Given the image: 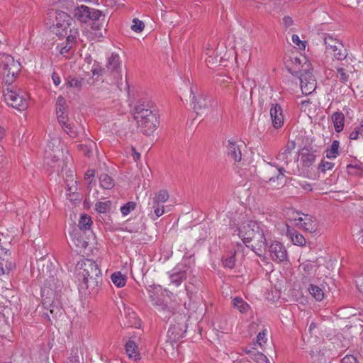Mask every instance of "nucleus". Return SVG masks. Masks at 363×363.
I'll list each match as a JSON object with an SVG mask.
<instances>
[{
	"mask_svg": "<svg viewBox=\"0 0 363 363\" xmlns=\"http://www.w3.org/2000/svg\"><path fill=\"white\" fill-rule=\"evenodd\" d=\"M125 318L126 321L124 325L127 327H134L138 328L140 326V320L137 316L135 311L131 308H127L124 309Z\"/></svg>",
	"mask_w": 363,
	"mask_h": 363,
	"instance_id": "a211bd4d",
	"label": "nucleus"
},
{
	"mask_svg": "<svg viewBox=\"0 0 363 363\" xmlns=\"http://www.w3.org/2000/svg\"><path fill=\"white\" fill-rule=\"evenodd\" d=\"M334 165L333 162L323 160L319 164L318 169L322 172H325L327 170H331Z\"/></svg>",
	"mask_w": 363,
	"mask_h": 363,
	"instance_id": "8fccbe9b",
	"label": "nucleus"
},
{
	"mask_svg": "<svg viewBox=\"0 0 363 363\" xmlns=\"http://www.w3.org/2000/svg\"><path fill=\"white\" fill-rule=\"evenodd\" d=\"M296 147L294 141L289 142L285 146L283 151L280 152L277 156L279 160L283 165H288L292 161V152Z\"/></svg>",
	"mask_w": 363,
	"mask_h": 363,
	"instance_id": "2eb2a0df",
	"label": "nucleus"
},
{
	"mask_svg": "<svg viewBox=\"0 0 363 363\" xmlns=\"http://www.w3.org/2000/svg\"><path fill=\"white\" fill-rule=\"evenodd\" d=\"M269 252L273 261L278 263L287 258V251L284 245L278 241H274L269 247Z\"/></svg>",
	"mask_w": 363,
	"mask_h": 363,
	"instance_id": "f8f14e48",
	"label": "nucleus"
},
{
	"mask_svg": "<svg viewBox=\"0 0 363 363\" xmlns=\"http://www.w3.org/2000/svg\"><path fill=\"white\" fill-rule=\"evenodd\" d=\"M83 79L82 78H69L67 79V84L69 87H75V88H81L83 83Z\"/></svg>",
	"mask_w": 363,
	"mask_h": 363,
	"instance_id": "de8ad7c7",
	"label": "nucleus"
},
{
	"mask_svg": "<svg viewBox=\"0 0 363 363\" xmlns=\"http://www.w3.org/2000/svg\"><path fill=\"white\" fill-rule=\"evenodd\" d=\"M303 227V228L310 233H314L317 230V223L315 219L310 215H303V217H299L296 219Z\"/></svg>",
	"mask_w": 363,
	"mask_h": 363,
	"instance_id": "f3484780",
	"label": "nucleus"
},
{
	"mask_svg": "<svg viewBox=\"0 0 363 363\" xmlns=\"http://www.w3.org/2000/svg\"><path fill=\"white\" fill-rule=\"evenodd\" d=\"M270 116L273 126L275 128H279L283 125L284 116L282 114V109L280 105L277 104L272 105V106L270 108Z\"/></svg>",
	"mask_w": 363,
	"mask_h": 363,
	"instance_id": "dca6fc26",
	"label": "nucleus"
},
{
	"mask_svg": "<svg viewBox=\"0 0 363 363\" xmlns=\"http://www.w3.org/2000/svg\"><path fill=\"white\" fill-rule=\"evenodd\" d=\"M111 205V203L110 201L106 202H97L96 203V210L99 213H106L109 210Z\"/></svg>",
	"mask_w": 363,
	"mask_h": 363,
	"instance_id": "49530a36",
	"label": "nucleus"
},
{
	"mask_svg": "<svg viewBox=\"0 0 363 363\" xmlns=\"http://www.w3.org/2000/svg\"><path fill=\"white\" fill-rule=\"evenodd\" d=\"M239 237L247 247L251 243L252 250L259 257L267 246L264 229L255 221L243 223L239 228Z\"/></svg>",
	"mask_w": 363,
	"mask_h": 363,
	"instance_id": "f03ea898",
	"label": "nucleus"
},
{
	"mask_svg": "<svg viewBox=\"0 0 363 363\" xmlns=\"http://www.w3.org/2000/svg\"><path fill=\"white\" fill-rule=\"evenodd\" d=\"M186 326L182 323L171 325L167 332V337L170 342H177L182 339L186 333Z\"/></svg>",
	"mask_w": 363,
	"mask_h": 363,
	"instance_id": "ddd939ff",
	"label": "nucleus"
},
{
	"mask_svg": "<svg viewBox=\"0 0 363 363\" xmlns=\"http://www.w3.org/2000/svg\"><path fill=\"white\" fill-rule=\"evenodd\" d=\"M78 35L77 29L72 28L68 31V34L66 37V43L70 44L71 45H74L76 43L77 35Z\"/></svg>",
	"mask_w": 363,
	"mask_h": 363,
	"instance_id": "79ce46f5",
	"label": "nucleus"
},
{
	"mask_svg": "<svg viewBox=\"0 0 363 363\" xmlns=\"http://www.w3.org/2000/svg\"><path fill=\"white\" fill-rule=\"evenodd\" d=\"M340 142L338 140H333L330 147L328 148L325 151L326 157L328 159H335L339 155Z\"/></svg>",
	"mask_w": 363,
	"mask_h": 363,
	"instance_id": "7c9ffc66",
	"label": "nucleus"
},
{
	"mask_svg": "<svg viewBox=\"0 0 363 363\" xmlns=\"http://www.w3.org/2000/svg\"><path fill=\"white\" fill-rule=\"evenodd\" d=\"M72 240L75 245L79 248H86L88 245V242L80 237L76 238L74 235L72 237Z\"/></svg>",
	"mask_w": 363,
	"mask_h": 363,
	"instance_id": "864d4df0",
	"label": "nucleus"
},
{
	"mask_svg": "<svg viewBox=\"0 0 363 363\" xmlns=\"http://www.w3.org/2000/svg\"><path fill=\"white\" fill-rule=\"evenodd\" d=\"M90 13L91 15L89 18V20H91L93 22H96V21H99L100 17H101L103 15L101 11L95 9H91Z\"/></svg>",
	"mask_w": 363,
	"mask_h": 363,
	"instance_id": "3c124183",
	"label": "nucleus"
},
{
	"mask_svg": "<svg viewBox=\"0 0 363 363\" xmlns=\"http://www.w3.org/2000/svg\"><path fill=\"white\" fill-rule=\"evenodd\" d=\"M362 135V132L359 129V128L355 127L352 131L350 133L349 138L350 140H357L359 138V135Z\"/></svg>",
	"mask_w": 363,
	"mask_h": 363,
	"instance_id": "0e129e2a",
	"label": "nucleus"
},
{
	"mask_svg": "<svg viewBox=\"0 0 363 363\" xmlns=\"http://www.w3.org/2000/svg\"><path fill=\"white\" fill-rule=\"evenodd\" d=\"M266 342L267 338L265 330L259 332L257 336V344L262 347L263 346V343H266Z\"/></svg>",
	"mask_w": 363,
	"mask_h": 363,
	"instance_id": "680f3d73",
	"label": "nucleus"
},
{
	"mask_svg": "<svg viewBox=\"0 0 363 363\" xmlns=\"http://www.w3.org/2000/svg\"><path fill=\"white\" fill-rule=\"evenodd\" d=\"M73 23L72 18L62 11H55V20L53 22L52 31L59 38H64L68 34Z\"/></svg>",
	"mask_w": 363,
	"mask_h": 363,
	"instance_id": "6e6552de",
	"label": "nucleus"
},
{
	"mask_svg": "<svg viewBox=\"0 0 363 363\" xmlns=\"http://www.w3.org/2000/svg\"><path fill=\"white\" fill-rule=\"evenodd\" d=\"M4 97L9 106L19 111L24 110L28 106L27 101L22 95V91L14 86H8L4 89Z\"/></svg>",
	"mask_w": 363,
	"mask_h": 363,
	"instance_id": "1a4fd4ad",
	"label": "nucleus"
},
{
	"mask_svg": "<svg viewBox=\"0 0 363 363\" xmlns=\"http://www.w3.org/2000/svg\"><path fill=\"white\" fill-rule=\"evenodd\" d=\"M120 57L118 54L112 53L111 57L108 58L107 67L111 72H118L120 69Z\"/></svg>",
	"mask_w": 363,
	"mask_h": 363,
	"instance_id": "bb28decb",
	"label": "nucleus"
},
{
	"mask_svg": "<svg viewBox=\"0 0 363 363\" xmlns=\"http://www.w3.org/2000/svg\"><path fill=\"white\" fill-rule=\"evenodd\" d=\"M133 24L131 26V29L137 33H140L143 30L145 25L142 21L138 20V18H135L133 20Z\"/></svg>",
	"mask_w": 363,
	"mask_h": 363,
	"instance_id": "09e8293b",
	"label": "nucleus"
},
{
	"mask_svg": "<svg viewBox=\"0 0 363 363\" xmlns=\"http://www.w3.org/2000/svg\"><path fill=\"white\" fill-rule=\"evenodd\" d=\"M15 264L9 258L2 257L0 259V275L8 274L14 267Z\"/></svg>",
	"mask_w": 363,
	"mask_h": 363,
	"instance_id": "cd10ccee",
	"label": "nucleus"
},
{
	"mask_svg": "<svg viewBox=\"0 0 363 363\" xmlns=\"http://www.w3.org/2000/svg\"><path fill=\"white\" fill-rule=\"evenodd\" d=\"M121 0H101V3L106 6L109 7H113L116 4H120Z\"/></svg>",
	"mask_w": 363,
	"mask_h": 363,
	"instance_id": "774afa93",
	"label": "nucleus"
},
{
	"mask_svg": "<svg viewBox=\"0 0 363 363\" xmlns=\"http://www.w3.org/2000/svg\"><path fill=\"white\" fill-rule=\"evenodd\" d=\"M309 63L306 57H298L297 56H291L290 59L285 62V65L288 71L293 75L298 77L304 72L305 65Z\"/></svg>",
	"mask_w": 363,
	"mask_h": 363,
	"instance_id": "9b49d317",
	"label": "nucleus"
},
{
	"mask_svg": "<svg viewBox=\"0 0 363 363\" xmlns=\"http://www.w3.org/2000/svg\"><path fill=\"white\" fill-rule=\"evenodd\" d=\"M95 147L96 144L92 141H89L87 144L79 145L80 150L87 157L91 156L93 152V149Z\"/></svg>",
	"mask_w": 363,
	"mask_h": 363,
	"instance_id": "58836bf2",
	"label": "nucleus"
},
{
	"mask_svg": "<svg viewBox=\"0 0 363 363\" xmlns=\"http://www.w3.org/2000/svg\"><path fill=\"white\" fill-rule=\"evenodd\" d=\"M235 308H238L240 313H245L249 309V305L240 297H235L233 300Z\"/></svg>",
	"mask_w": 363,
	"mask_h": 363,
	"instance_id": "e433bc0d",
	"label": "nucleus"
},
{
	"mask_svg": "<svg viewBox=\"0 0 363 363\" xmlns=\"http://www.w3.org/2000/svg\"><path fill=\"white\" fill-rule=\"evenodd\" d=\"M315 152V151L311 152L308 149L306 148L303 149L301 159L304 167H309L313 164L316 158Z\"/></svg>",
	"mask_w": 363,
	"mask_h": 363,
	"instance_id": "393cba45",
	"label": "nucleus"
},
{
	"mask_svg": "<svg viewBox=\"0 0 363 363\" xmlns=\"http://www.w3.org/2000/svg\"><path fill=\"white\" fill-rule=\"evenodd\" d=\"M337 72L340 74V81L342 83H346L349 80V75L345 72L342 67H337Z\"/></svg>",
	"mask_w": 363,
	"mask_h": 363,
	"instance_id": "052dcab7",
	"label": "nucleus"
},
{
	"mask_svg": "<svg viewBox=\"0 0 363 363\" xmlns=\"http://www.w3.org/2000/svg\"><path fill=\"white\" fill-rule=\"evenodd\" d=\"M65 132L67 133V135H69V137L72 138H75L78 135V132L74 128V126L72 125V123L66 124L65 126L62 127Z\"/></svg>",
	"mask_w": 363,
	"mask_h": 363,
	"instance_id": "a18cd8bd",
	"label": "nucleus"
},
{
	"mask_svg": "<svg viewBox=\"0 0 363 363\" xmlns=\"http://www.w3.org/2000/svg\"><path fill=\"white\" fill-rule=\"evenodd\" d=\"M227 155L235 162L241 161L242 153L240 146L234 140H228L226 145Z\"/></svg>",
	"mask_w": 363,
	"mask_h": 363,
	"instance_id": "4468645a",
	"label": "nucleus"
},
{
	"mask_svg": "<svg viewBox=\"0 0 363 363\" xmlns=\"http://www.w3.org/2000/svg\"><path fill=\"white\" fill-rule=\"evenodd\" d=\"M62 272H59L51 262L43 264L42 269L38 268V279L43 284L42 296L61 294L63 282L61 279Z\"/></svg>",
	"mask_w": 363,
	"mask_h": 363,
	"instance_id": "f257e3e1",
	"label": "nucleus"
},
{
	"mask_svg": "<svg viewBox=\"0 0 363 363\" xmlns=\"http://www.w3.org/2000/svg\"><path fill=\"white\" fill-rule=\"evenodd\" d=\"M90 10L91 8L82 5L74 9V15L79 21L86 23L91 15Z\"/></svg>",
	"mask_w": 363,
	"mask_h": 363,
	"instance_id": "412c9836",
	"label": "nucleus"
},
{
	"mask_svg": "<svg viewBox=\"0 0 363 363\" xmlns=\"http://www.w3.org/2000/svg\"><path fill=\"white\" fill-rule=\"evenodd\" d=\"M168 199L169 194L167 191L162 189L155 194V196L152 198V201L163 205V203L166 202Z\"/></svg>",
	"mask_w": 363,
	"mask_h": 363,
	"instance_id": "4c0bfd02",
	"label": "nucleus"
},
{
	"mask_svg": "<svg viewBox=\"0 0 363 363\" xmlns=\"http://www.w3.org/2000/svg\"><path fill=\"white\" fill-rule=\"evenodd\" d=\"M277 174L276 175L266 177L265 178L268 179L269 182L275 181V179H279L280 176L283 178L284 173L285 172V169L284 167H279L277 168Z\"/></svg>",
	"mask_w": 363,
	"mask_h": 363,
	"instance_id": "5fc2aeb1",
	"label": "nucleus"
},
{
	"mask_svg": "<svg viewBox=\"0 0 363 363\" xmlns=\"http://www.w3.org/2000/svg\"><path fill=\"white\" fill-rule=\"evenodd\" d=\"M336 45H333L327 49L328 52H333L334 57L337 60H343L347 56V51L345 48L344 45L341 43H335Z\"/></svg>",
	"mask_w": 363,
	"mask_h": 363,
	"instance_id": "6ab92c4d",
	"label": "nucleus"
},
{
	"mask_svg": "<svg viewBox=\"0 0 363 363\" xmlns=\"http://www.w3.org/2000/svg\"><path fill=\"white\" fill-rule=\"evenodd\" d=\"M42 303L44 308L50 311V315L46 313L43 315V317L48 321H51L52 318L56 319L63 315L62 294L42 296Z\"/></svg>",
	"mask_w": 363,
	"mask_h": 363,
	"instance_id": "0eeeda50",
	"label": "nucleus"
},
{
	"mask_svg": "<svg viewBox=\"0 0 363 363\" xmlns=\"http://www.w3.org/2000/svg\"><path fill=\"white\" fill-rule=\"evenodd\" d=\"M6 62L8 63V68L4 75L8 77L11 76L12 79L14 78L21 70V64L15 61L14 58L11 55Z\"/></svg>",
	"mask_w": 363,
	"mask_h": 363,
	"instance_id": "aec40b11",
	"label": "nucleus"
},
{
	"mask_svg": "<svg viewBox=\"0 0 363 363\" xmlns=\"http://www.w3.org/2000/svg\"><path fill=\"white\" fill-rule=\"evenodd\" d=\"M339 42H340L339 40L332 38L330 35H327L324 38V43H325V45L326 46V50L328 48H329L330 47L333 46V45H336V43H339Z\"/></svg>",
	"mask_w": 363,
	"mask_h": 363,
	"instance_id": "e2e57ef3",
	"label": "nucleus"
},
{
	"mask_svg": "<svg viewBox=\"0 0 363 363\" xmlns=\"http://www.w3.org/2000/svg\"><path fill=\"white\" fill-rule=\"evenodd\" d=\"M149 205H152V207L150 208H151L150 212H152V209H154V213L157 218H159L164 214V209L163 205L154 201H152V203L150 202Z\"/></svg>",
	"mask_w": 363,
	"mask_h": 363,
	"instance_id": "ea45409f",
	"label": "nucleus"
},
{
	"mask_svg": "<svg viewBox=\"0 0 363 363\" xmlns=\"http://www.w3.org/2000/svg\"><path fill=\"white\" fill-rule=\"evenodd\" d=\"M92 225V220L89 216L86 214H83L81 216L80 219L79 220L78 226L79 230H89Z\"/></svg>",
	"mask_w": 363,
	"mask_h": 363,
	"instance_id": "c9c22d12",
	"label": "nucleus"
},
{
	"mask_svg": "<svg viewBox=\"0 0 363 363\" xmlns=\"http://www.w3.org/2000/svg\"><path fill=\"white\" fill-rule=\"evenodd\" d=\"M356 284L359 292L363 294V274H359L357 277Z\"/></svg>",
	"mask_w": 363,
	"mask_h": 363,
	"instance_id": "338daca9",
	"label": "nucleus"
},
{
	"mask_svg": "<svg viewBox=\"0 0 363 363\" xmlns=\"http://www.w3.org/2000/svg\"><path fill=\"white\" fill-rule=\"evenodd\" d=\"M56 115L68 113V106L65 98L59 96L56 101Z\"/></svg>",
	"mask_w": 363,
	"mask_h": 363,
	"instance_id": "473e14b6",
	"label": "nucleus"
},
{
	"mask_svg": "<svg viewBox=\"0 0 363 363\" xmlns=\"http://www.w3.org/2000/svg\"><path fill=\"white\" fill-rule=\"evenodd\" d=\"M301 267L307 274H311L314 269V264L310 261L303 262Z\"/></svg>",
	"mask_w": 363,
	"mask_h": 363,
	"instance_id": "6e6d98bb",
	"label": "nucleus"
},
{
	"mask_svg": "<svg viewBox=\"0 0 363 363\" xmlns=\"http://www.w3.org/2000/svg\"><path fill=\"white\" fill-rule=\"evenodd\" d=\"M197 87L191 86L190 88L192 96L193 108L197 115L204 116H215L217 115L218 102L211 96L199 93Z\"/></svg>",
	"mask_w": 363,
	"mask_h": 363,
	"instance_id": "20e7f679",
	"label": "nucleus"
},
{
	"mask_svg": "<svg viewBox=\"0 0 363 363\" xmlns=\"http://www.w3.org/2000/svg\"><path fill=\"white\" fill-rule=\"evenodd\" d=\"M56 116H57V121H58L59 124L61 125L62 128L63 126H65L66 124L70 123H69V117H68V113H60V114H58V115H56Z\"/></svg>",
	"mask_w": 363,
	"mask_h": 363,
	"instance_id": "603ef678",
	"label": "nucleus"
},
{
	"mask_svg": "<svg viewBox=\"0 0 363 363\" xmlns=\"http://www.w3.org/2000/svg\"><path fill=\"white\" fill-rule=\"evenodd\" d=\"M223 264L225 267L233 269L235 264V252L228 257L223 258Z\"/></svg>",
	"mask_w": 363,
	"mask_h": 363,
	"instance_id": "37998d69",
	"label": "nucleus"
},
{
	"mask_svg": "<svg viewBox=\"0 0 363 363\" xmlns=\"http://www.w3.org/2000/svg\"><path fill=\"white\" fill-rule=\"evenodd\" d=\"M239 57L242 59V61L248 62L250 58V54L249 52V50L247 49H243L242 50H241L240 53L236 52V59H238Z\"/></svg>",
	"mask_w": 363,
	"mask_h": 363,
	"instance_id": "13d9d810",
	"label": "nucleus"
},
{
	"mask_svg": "<svg viewBox=\"0 0 363 363\" xmlns=\"http://www.w3.org/2000/svg\"><path fill=\"white\" fill-rule=\"evenodd\" d=\"M79 266V274L83 277L82 284L91 291L96 289L101 281V272L97 263L91 259H86Z\"/></svg>",
	"mask_w": 363,
	"mask_h": 363,
	"instance_id": "39448f33",
	"label": "nucleus"
},
{
	"mask_svg": "<svg viewBox=\"0 0 363 363\" xmlns=\"http://www.w3.org/2000/svg\"><path fill=\"white\" fill-rule=\"evenodd\" d=\"M332 121L334 125L335 130L337 133L341 132L344 128L345 116L340 111L335 112L332 115Z\"/></svg>",
	"mask_w": 363,
	"mask_h": 363,
	"instance_id": "5701e85b",
	"label": "nucleus"
},
{
	"mask_svg": "<svg viewBox=\"0 0 363 363\" xmlns=\"http://www.w3.org/2000/svg\"><path fill=\"white\" fill-rule=\"evenodd\" d=\"M304 72L298 75L301 91L305 95L311 94L316 89V80L313 76L311 64L306 63Z\"/></svg>",
	"mask_w": 363,
	"mask_h": 363,
	"instance_id": "9d476101",
	"label": "nucleus"
},
{
	"mask_svg": "<svg viewBox=\"0 0 363 363\" xmlns=\"http://www.w3.org/2000/svg\"><path fill=\"white\" fill-rule=\"evenodd\" d=\"M308 291L316 301H320L324 298V292L323 289L316 285L310 284Z\"/></svg>",
	"mask_w": 363,
	"mask_h": 363,
	"instance_id": "f704fd0d",
	"label": "nucleus"
},
{
	"mask_svg": "<svg viewBox=\"0 0 363 363\" xmlns=\"http://www.w3.org/2000/svg\"><path fill=\"white\" fill-rule=\"evenodd\" d=\"M206 62L208 67H211L216 66L218 63L221 62L223 56L221 55V52H218V46L216 48L215 53H210V52H206Z\"/></svg>",
	"mask_w": 363,
	"mask_h": 363,
	"instance_id": "4be33fe9",
	"label": "nucleus"
},
{
	"mask_svg": "<svg viewBox=\"0 0 363 363\" xmlns=\"http://www.w3.org/2000/svg\"><path fill=\"white\" fill-rule=\"evenodd\" d=\"M112 282L116 286L121 288L125 285L126 277L121 272H116L111 274V277Z\"/></svg>",
	"mask_w": 363,
	"mask_h": 363,
	"instance_id": "2f4dec72",
	"label": "nucleus"
},
{
	"mask_svg": "<svg viewBox=\"0 0 363 363\" xmlns=\"http://www.w3.org/2000/svg\"><path fill=\"white\" fill-rule=\"evenodd\" d=\"M125 351L128 357L133 359L135 361L140 359V354L138 352V346L134 341L129 340L126 342Z\"/></svg>",
	"mask_w": 363,
	"mask_h": 363,
	"instance_id": "a878e982",
	"label": "nucleus"
},
{
	"mask_svg": "<svg viewBox=\"0 0 363 363\" xmlns=\"http://www.w3.org/2000/svg\"><path fill=\"white\" fill-rule=\"evenodd\" d=\"M63 152L61 147L55 145L53 143H49L45 151V163L53 169V171L59 173L63 171L65 162L62 160Z\"/></svg>",
	"mask_w": 363,
	"mask_h": 363,
	"instance_id": "423d86ee",
	"label": "nucleus"
},
{
	"mask_svg": "<svg viewBox=\"0 0 363 363\" xmlns=\"http://www.w3.org/2000/svg\"><path fill=\"white\" fill-rule=\"evenodd\" d=\"M100 186L105 189H111L114 186V180L107 174L103 173L99 177Z\"/></svg>",
	"mask_w": 363,
	"mask_h": 363,
	"instance_id": "c756f323",
	"label": "nucleus"
},
{
	"mask_svg": "<svg viewBox=\"0 0 363 363\" xmlns=\"http://www.w3.org/2000/svg\"><path fill=\"white\" fill-rule=\"evenodd\" d=\"M292 41L301 50H304L306 48V41H302L300 40L298 35L294 34L292 35Z\"/></svg>",
	"mask_w": 363,
	"mask_h": 363,
	"instance_id": "bf43d9fd",
	"label": "nucleus"
},
{
	"mask_svg": "<svg viewBox=\"0 0 363 363\" xmlns=\"http://www.w3.org/2000/svg\"><path fill=\"white\" fill-rule=\"evenodd\" d=\"M15 264L9 258L2 257L0 259V275L8 274L14 267Z\"/></svg>",
	"mask_w": 363,
	"mask_h": 363,
	"instance_id": "c85d7f7f",
	"label": "nucleus"
},
{
	"mask_svg": "<svg viewBox=\"0 0 363 363\" xmlns=\"http://www.w3.org/2000/svg\"><path fill=\"white\" fill-rule=\"evenodd\" d=\"M10 56V55L6 53H0V74H5L6 69L8 68V63L6 60H7Z\"/></svg>",
	"mask_w": 363,
	"mask_h": 363,
	"instance_id": "a19ab883",
	"label": "nucleus"
},
{
	"mask_svg": "<svg viewBox=\"0 0 363 363\" xmlns=\"http://www.w3.org/2000/svg\"><path fill=\"white\" fill-rule=\"evenodd\" d=\"M287 235L290 236L291 241L294 245L303 246L306 244L304 237L294 228L287 226Z\"/></svg>",
	"mask_w": 363,
	"mask_h": 363,
	"instance_id": "b1692460",
	"label": "nucleus"
},
{
	"mask_svg": "<svg viewBox=\"0 0 363 363\" xmlns=\"http://www.w3.org/2000/svg\"><path fill=\"white\" fill-rule=\"evenodd\" d=\"M217 45L216 41H208L206 45L204 46V55H206V52H210V53H215L216 49L215 47Z\"/></svg>",
	"mask_w": 363,
	"mask_h": 363,
	"instance_id": "4d7b16f0",
	"label": "nucleus"
},
{
	"mask_svg": "<svg viewBox=\"0 0 363 363\" xmlns=\"http://www.w3.org/2000/svg\"><path fill=\"white\" fill-rule=\"evenodd\" d=\"M172 284H175L177 286H179L182 282L186 279V274L184 271L174 272L169 276Z\"/></svg>",
	"mask_w": 363,
	"mask_h": 363,
	"instance_id": "72a5a7b5",
	"label": "nucleus"
},
{
	"mask_svg": "<svg viewBox=\"0 0 363 363\" xmlns=\"http://www.w3.org/2000/svg\"><path fill=\"white\" fill-rule=\"evenodd\" d=\"M134 118L137 121L140 130L145 135L152 133L160 123L156 109H152L144 101H140L135 106Z\"/></svg>",
	"mask_w": 363,
	"mask_h": 363,
	"instance_id": "7ed1b4c3",
	"label": "nucleus"
},
{
	"mask_svg": "<svg viewBox=\"0 0 363 363\" xmlns=\"http://www.w3.org/2000/svg\"><path fill=\"white\" fill-rule=\"evenodd\" d=\"M341 363H359L357 360V357L354 355H346L344 357L342 360Z\"/></svg>",
	"mask_w": 363,
	"mask_h": 363,
	"instance_id": "69168bd1",
	"label": "nucleus"
},
{
	"mask_svg": "<svg viewBox=\"0 0 363 363\" xmlns=\"http://www.w3.org/2000/svg\"><path fill=\"white\" fill-rule=\"evenodd\" d=\"M136 207V203L134 201H129L121 207V212L123 216L128 215Z\"/></svg>",
	"mask_w": 363,
	"mask_h": 363,
	"instance_id": "c03bdc74",
	"label": "nucleus"
}]
</instances>
